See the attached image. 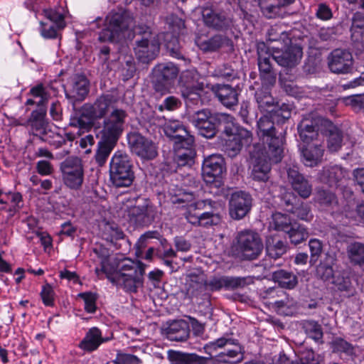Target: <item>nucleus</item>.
I'll return each mask as SVG.
<instances>
[{"label":"nucleus","instance_id":"obj_50","mask_svg":"<svg viewBox=\"0 0 364 364\" xmlns=\"http://www.w3.org/2000/svg\"><path fill=\"white\" fill-rule=\"evenodd\" d=\"M315 200L324 207H334L338 205V199L332 191L318 188L316 191Z\"/></svg>","mask_w":364,"mask_h":364},{"label":"nucleus","instance_id":"obj_33","mask_svg":"<svg viewBox=\"0 0 364 364\" xmlns=\"http://www.w3.org/2000/svg\"><path fill=\"white\" fill-rule=\"evenodd\" d=\"M346 176V170L339 166L335 165L325 167L320 173V180L322 183L334 188L341 185Z\"/></svg>","mask_w":364,"mask_h":364},{"label":"nucleus","instance_id":"obj_2","mask_svg":"<svg viewBox=\"0 0 364 364\" xmlns=\"http://www.w3.org/2000/svg\"><path fill=\"white\" fill-rule=\"evenodd\" d=\"M291 106L284 105L272 115H264L257 121V134L264 144L265 153L274 164L280 162L284 156L285 143L284 124L291 115Z\"/></svg>","mask_w":364,"mask_h":364},{"label":"nucleus","instance_id":"obj_23","mask_svg":"<svg viewBox=\"0 0 364 364\" xmlns=\"http://www.w3.org/2000/svg\"><path fill=\"white\" fill-rule=\"evenodd\" d=\"M217 203L211 200H205L197 203V209H205L200 213V226L207 228L218 225L222 222V215L216 208Z\"/></svg>","mask_w":364,"mask_h":364},{"label":"nucleus","instance_id":"obj_20","mask_svg":"<svg viewBox=\"0 0 364 364\" xmlns=\"http://www.w3.org/2000/svg\"><path fill=\"white\" fill-rule=\"evenodd\" d=\"M253 283L251 277H213L206 284L211 291H218L222 288L227 290H234L238 288H243Z\"/></svg>","mask_w":364,"mask_h":364},{"label":"nucleus","instance_id":"obj_55","mask_svg":"<svg viewBox=\"0 0 364 364\" xmlns=\"http://www.w3.org/2000/svg\"><path fill=\"white\" fill-rule=\"evenodd\" d=\"M170 194L171 195V200L173 204L183 205L194 200V194L184 189H178L177 191L173 189L170 191Z\"/></svg>","mask_w":364,"mask_h":364},{"label":"nucleus","instance_id":"obj_56","mask_svg":"<svg viewBox=\"0 0 364 364\" xmlns=\"http://www.w3.org/2000/svg\"><path fill=\"white\" fill-rule=\"evenodd\" d=\"M123 231L115 224L107 223L104 228L103 237L107 241L113 242L114 240L123 239Z\"/></svg>","mask_w":364,"mask_h":364},{"label":"nucleus","instance_id":"obj_5","mask_svg":"<svg viewBox=\"0 0 364 364\" xmlns=\"http://www.w3.org/2000/svg\"><path fill=\"white\" fill-rule=\"evenodd\" d=\"M269 49L272 58L282 68L279 73L281 85L284 87H290L287 82H291L296 78V68L303 55L301 48L291 42L287 45L274 46Z\"/></svg>","mask_w":364,"mask_h":364},{"label":"nucleus","instance_id":"obj_49","mask_svg":"<svg viewBox=\"0 0 364 364\" xmlns=\"http://www.w3.org/2000/svg\"><path fill=\"white\" fill-rule=\"evenodd\" d=\"M274 228L277 231H282L287 233L296 220L291 219L288 215L281 213H276L272 215Z\"/></svg>","mask_w":364,"mask_h":364},{"label":"nucleus","instance_id":"obj_59","mask_svg":"<svg viewBox=\"0 0 364 364\" xmlns=\"http://www.w3.org/2000/svg\"><path fill=\"white\" fill-rule=\"evenodd\" d=\"M43 14L46 18V21H43L44 22L53 23L55 24H59L60 27H65L66 23L63 14L55 9H44Z\"/></svg>","mask_w":364,"mask_h":364},{"label":"nucleus","instance_id":"obj_53","mask_svg":"<svg viewBox=\"0 0 364 364\" xmlns=\"http://www.w3.org/2000/svg\"><path fill=\"white\" fill-rule=\"evenodd\" d=\"M214 114L209 109H202L188 114L189 122L198 129L202 124L207 122Z\"/></svg>","mask_w":364,"mask_h":364},{"label":"nucleus","instance_id":"obj_10","mask_svg":"<svg viewBox=\"0 0 364 364\" xmlns=\"http://www.w3.org/2000/svg\"><path fill=\"white\" fill-rule=\"evenodd\" d=\"M235 248L243 260H254L262 254L264 245L260 235L250 230L237 232L235 237Z\"/></svg>","mask_w":364,"mask_h":364},{"label":"nucleus","instance_id":"obj_37","mask_svg":"<svg viewBox=\"0 0 364 364\" xmlns=\"http://www.w3.org/2000/svg\"><path fill=\"white\" fill-rule=\"evenodd\" d=\"M324 149L321 144H314L301 148L304 164L307 166H314L321 161Z\"/></svg>","mask_w":364,"mask_h":364},{"label":"nucleus","instance_id":"obj_24","mask_svg":"<svg viewBox=\"0 0 364 364\" xmlns=\"http://www.w3.org/2000/svg\"><path fill=\"white\" fill-rule=\"evenodd\" d=\"M252 159V177L253 180L267 182L269 178L271 164L274 162L269 159L264 150L261 154H254Z\"/></svg>","mask_w":364,"mask_h":364},{"label":"nucleus","instance_id":"obj_19","mask_svg":"<svg viewBox=\"0 0 364 364\" xmlns=\"http://www.w3.org/2000/svg\"><path fill=\"white\" fill-rule=\"evenodd\" d=\"M164 132L168 138L174 141L176 146L185 144L192 146L194 144V137L189 134L186 127L178 120H169L164 127Z\"/></svg>","mask_w":364,"mask_h":364},{"label":"nucleus","instance_id":"obj_40","mask_svg":"<svg viewBox=\"0 0 364 364\" xmlns=\"http://www.w3.org/2000/svg\"><path fill=\"white\" fill-rule=\"evenodd\" d=\"M288 249L286 242L276 236H270L266 240V251L267 255L273 259H277L284 255Z\"/></svg>","mask_w":364,"mask_h":364},{"label":"nucleus","instance_id":"obj_31","mask_svg":"<svg viewBox=\"0 0 364 364\" xmlns=\"http://www.w3.org/2000/svg\"><path fill=\"white\" fill-rule=\"evenodd\" d=\"M255 97L257 103L258 108L262 112H269V115H272L273 110H277L286 103L279 105L276 102L270 92V89L260 87L255 94Z\"/></svg>","mask_w":364,"mask_h":364},{"label":"nucleus","instance_id":"obj_47","mask_svg":"<svg viewBox=\"0 0 364 364\" xmlns=\"http://www.w3.org/2000/svg\"><path fill=\"white\" fill-rule=\"evenodd\" d=\"M203 85L197 78V73L194 70H187L183 71L178 79V86L179 91Z\"/></svg>","mask_w":364,"mask_h":364},{"label":"nucleus","instance_id":"obj_52","mask_svg":"<svg viewBox=\"0 0 364 364\" xmlns=\"http://www.w3.org/2000/svg\"><path fill=\"white\" fill-rule=\"evenodd\" d=\"M222 116L224 119L223 122H218V128H223L224 138L231 137L238 134L241 128L235 126L233 117L225 113H222Z\"/></svg>","mask_w":364,"mask_h":364},{"label":"nucleus","instance_id":"obj_13","mask_svg":"<svg viewBox=\"0 0 364 364\" xmlns=\"http://www.w3.org/2000/svg\"><path fill=\"white\" fill-rule=\"evenodd\" d=\"M225 171V161L222 155L211 154L203 159L202 176L206 183H214L215 186H220Z\"/></svg>","mask_w":364,"mask_h":364},{"label":"nucleus","instance_id":"obj_15","mask_svg":"<svg viewBox=\"0 0 364 364\" xmlns=\"http://www.w3.org/2000/svg\"><path fill=\"white\" fill-rule=\"evenodd\" d=\"M328 68L335 74H348L353 70V58L347 49L336 48L327 57Z\"/></svg>","mask_w":364,"mask_h":364},{"label":"nucleus","instance_id":"obj_43","mask_svg":"<svg viewBox=\"0 0 364 364\" xmlns=\"http://www.w3.org/2000/svg\"><path fill=\"white\" fill-rule=\"evenodd\" d=\"M179 92L187 107L203 104L201 92H203V85Z\"/></svg>","mask_w":364,"mask_h":364},{"label":"nucleus","instance_id":"obj_11","mask_svg":"<svg viewBox=\"0 0 364 364\" xmlns=\"http://www.w3.org/2000/svg\"><path fill=\"white\" fill-rule=\"evenodd\" d=\"M60 169L64 184L68 188L77 190L82 185L84 170L82 160L77 156H70L61 162Z\"/></svg>","mask_w":364,"mask_h":364},{"label":"nucleus","instance_id":"obj_62","mask_svg":"<svg viewBox=\"0 0 364 364\" xmlns=\"http://www.w3.org/2000/svg\"><path fill=\"white\" fill-rule=\"evenodd\" d=\"M239 116L244 123L252 125L256 121L257 114L251 109L247 104H242L239 111Z\"/></svg>","mask_w":364,"mask_h":364},{"label":"nucleus","instance_id":"obj_29","mask_svg":"<svg viewBox=\"0 0 364 364\" xmlns=\"http://www.w3.org/2000/svg\"><path fill=\"white\" fill-rule=\"evenodd\" d=\"M89 92V82L82 75H75L71 80L68 90H65V96L68 99L82 101Z\"/></svg>","mask_w":364,"mask_h":364},{"label":"nucleus","instance_id":"obj_58","mask_svg":"<svg viewBox=\"0 0 364 364\" xmlns=\"http://www.w3.org/2000/svg\"><path fill=\"white\" fill-rule=\"evenodd\" d=\"M41 33L44 38H55L58 36V31L65 27L59 26V24L41 21Z\"/></svg>","mask_w":364,"mask_h":364},{"label":"nucleus","instance_id":"obj_34","mask_svg":"<svg viewBox=\"0 0 364 364\" xmlns=\"http://www.w3.org/2000/svg\"><path fill=\"white\" fill-rule=\"evenodd\" d=\"M166 335L172 341H186L190 335L189 324L184 320L173 321L166 328Z\"/></svg>","mask_w":364,"mask_h":364},{"label":"nucleus","instance_id":"obj_60","mask_svg":"<svg viewBox=\"0 0 364 364\" xmlns=\"http://www.w3.org/2000/svg\"><path fill=\"white\" fill-rule=\"evenodd\" d=\"M289 213L296 215L299 219L302 220H310L311 218L310 207L304 202L299 200Z\"/></svg>","mask_w":364,"mask_h":364},{"label":"nucleus","instance_id":"obj_9","mask_svg":"<svg viewBox=\"0 0 364 364\" xmlns=\"http://www.w3.org/2000/svg\"><path fill=\"white\" fill-rule=\"evenodd\" d=\"M179 74L178 68L172 63H159L151 72V83L155 94L160 96L171 92Z\"/></svg>","mask_w":364,"mask_h":364},{"label":"nucleus","instance_id":"obj_18","mask_svg":"<svg viewBox=\"0 0 364 364\" xmlns=\"http://www.w3.org/2000/svg\"><path fill=\"white\" fill-rule=\"evenodd\" d=\"M160 44L156 37L149 39L135 40L134 50L136 57L143 63H149L155 59L159 53Z\"/></svg>","mask_w":364,"mask_h":364},{"label":"nucleus","instance_id":"obj_30","mask_svg":"<svg viewBox=\"0 0 364 364\" xmlns=\"http://www.w3.org/2000/svg\"><path fill=\"white\" fill-rule=\"evenodd\" d=\"M27 123L31 127L33 134L38 136L41 140L44 141L43 136L47 133L46 129L48 124L46 119V109L40 108L32 111Z\"/></svg>","mask_w":364,"mask_h":364},{"label":"nucleus","instance_id":"obj_38","mask_svg":"<svg viewBox=\"0 0 364 364\" xmlns=\"http://www.w3.org/2000/svg\"><path fill=\"white\" fill-rule=\"evenodd\" d=\"M106 341H107V339L102 338L100 329L93 327L87 332L85 337L80 343L79 347L84 350L92 352L96 350L102 343Z\"/></svg>","mask_w":364,"mask_h":364},{"label":"nucleus","instance_id":"obj_46","mask_svg":"<svg viewBox=\"0 0 364 364\" xmlns=\"http://www.w3.org/2000/svg\"><path fill=\"white\" fill-rule=\"evenodd\" d=\"M325 124H329L328 129V148L331 151H337L341 147L343 141V134L341 131L330 123L324 120Z\"/></svg>","mask_w":364,"mask_h":364},{"label":"nucleus","instance_id":"obj_16","mask_svg":"<svg viewBox=\"0 0 364 364\" xmlns=\"http://www.w3.org/2000/svg\"><path fill=\"white\" fill-rule=\"evenodd\" d=\"M131 151L144 159H152L157 156V150L151 140L137 132H132L127 136Z\"/></svg>","mask_w":364,"mask_h":364},{"label":"nucleus","instance_id":"obj_14","mask_svg":"<svg viewBox=\"0 0 364 364\" xmlns=\"http://www.w3.org/2000/svg\"><path fill=\"white\" fill-rule=\"evenodd\" d=\"M253 204L252 195L244 191H236L230 194L228 202V211L230 218L240 220L251 211Z\"/></svg>","mask_w":364,"mask_h":364},{"label":"nucleus","instance_id":"obj_22","mask_svg":"<svg viewBox=\"0 0 364 364\" xmlns=\"http://www.w3.org/2000/svg\"><path fill=\"white\" fill-rule=\"evenodd\" d=\"M288 181L291 187L300 197L308 198L312 192V185L309 180L301 174L296 166L287 168Z\"/></svg>","mask_w":364,"mask_h":364},{"label":"nucleus","instance_id":"obj_4","mask_svg":"<svg viewBox=\"0 0 364 364\" xmlns=\"http://www.w3.org/2000/svg\"><path fill=\"white\" fill-rule=\"evenodd\" d=\"M128 117L127 112L124 109H115L102 122L99 132L100 139L97 143V149L95 159L99 166H103L115 147L122 134Z\"/></svg>","mask_w":364,"mask_h":364},{"label":"nucleus","instance_id":"obj_51","mask_svg":"<svg viewBox=\"0 0 364 364\" xmlns=\"http://www.w3.org/2000/svg\"><path fill=\"white\" fill-rule=\"evenodd\" d=\"M363 29L364 14L361 12H356L353 16L350 28L351 38L353 41L358 43L362 39Z\"/></svg>","mask_w":364,"mask_h":364},{"label":"nucleus","instance_id":"obj_27","mask_svg":"<svg viewBox=\"0 0 364 364\" xmlns=\"http://www.w3.org/2000/svg\"><path fill=\"white\" fill-rule=\"evenodd\" d=\"M193 146V145L186 146L182 144L176 146L178 150L174 154L172 161L168 162V166H170L169 170L171 171L176 172L178 168L186 165L191 166L193 163L196 153Z\"/></svg>","mask_w":364,"mask_h":364},{"label":"nucleus","instance_id":"obj_45","mask_svg":"<svg viewBox=\"0 0 364 364\" xmlns=\"http://www.w3.org/2000/svg\"><path fill=\"white\" fill-rule=\"evenodd\" d=\"M286 234L288 235L290 242L294 245L306 241L309 236L307 228L298 222L294 223Z\"/></svg>","mask_w":364,"mask_h":364},{"label":"nucleus","instance_id":"obj_3","mask_svg":"<svg viewBox=\"0 0 364 364\" xmlns=\"http://www.w3.org/2000/svg\"><path fill=\"white\" fill-rule=\"evenodd\" d=\"M102 270L110 282L126 292L136 293L143 285L145 265L141 262H134L127 257H116L110 267L103 262Z\"/></svg>","mask_w":364,"mask_h":364},{"label":"nucleus","instance_id":"obj_39","mask_svg":"<svg viewBox=\"0 0 364 364\" xmlns=\"http://www.w3.org/2000/svg\"><path fill=\"white\" fill-rule=\"evenodd\" d=\"M331 283L333 284L343 295L348 297L352 296L355 293V289L353 287L351 279L348 273L346 272H337Z\"/></svg>","mask_w":364,"mask_h":364},{"label":"nucleus","instance_id":"obj_26","mask_svg":"<svg viewBox=\"0 0 364 364\" xmlns=\"http://www.w3.org/2000/svg\"><path fill=\"white\" fill-rule=\"evenodd\" d=\"M196 43L203 53L216 52L222 48H232L233 46L232 40L221 34H215L207 39L197 38Z\"/></svg>","mask_w":364,"mask_h":364},{"label":"nucleus","instance_id":"obj_42","mask_svg":"<svg viewBox=\"0 0 364 364\" xmlns=\"http://www.w3.org/2000/svg\"><path fill=\"white\" fill-rule=\"evenodd\" d=\"M223 119L222 113H215L214 117L197 129L199 134L208 139L214 137L218 129V122H223Z\"/></svg>","mask_w":364,"mask_h":364},{"label":"nucleus","instance_id":"obj_41","mask_svg":"<svg viewBox=\"0 0 364 364\" xmlns=\"http://www.w3.org/2000/svg\"><path fill=\"white\" fill-rule=\"evenodd\" d=\"M272 278L281 287L288 289H294L298 284L297 277L292 272L284 269L274 272Z\"/></svg>","mask_w":364,"mask_h":364},{"label":"nucleus","instance_id":"obj_28","mask_svg":"<svg viewBox=\"0 0 364 364\" xmlns=\"http://www.w3.org/2000/svg\"><path fill=\"white\" fill-rule=\"evenodd\" d=\"M295 0H259V6L263 14L268 18L283 17L287 6Z\"/></svg>","mask_w":364,"mask_h":364},{"label":"nucleus","instance_id":"obj_8","mask_svg":"<svg viewBox=\"0 0 364 364\" xmlns=\"http://www.w3.org/2000/svg\"><path fill=\"white\" fill-rule=\"evenodd\" d=\"M105 28L99 33L100 42H118L125 38V33L132 23V18L126 12H110L105 19Z\"/></svg>","mask_w":364,"mask_h":364},{"label":"nucleus","instance_id":"obj_7","mask_svg":"<svg viewBox=\"0 0 364 364\" xmlns=\"http://www.w3.org/2000/svg\"><path fill=\"white\" fill-rule=\"evenodd\" d=\"M134 165L131 157L123 151H117L109 163V178L117 188L129 187L134 179Z\"/></svg>","mask_w":364,"mask_h":364},{"label":"nucleus","instance_id":"obj_63","mask_svg":"<svg viewBox=\"0 0 364 364\" xmlns=\"http://www.w3.org/2000/svg\"><path fill=\"white\" fill-rule=\"evenodd\" d=\"M182 106V102L179 98L171 95L166 97L163 103L158 106V109L161 112L164 110L175 111Z\"/></svg>","mask_w":364,"mask_h":364},{"label":"nucleus","instance_id":"obj_61","mask_svg":"<svg viewBox=\"0 0 364 364\" xmlns=\"http://www.w3.org/2000/svg\"><path fill=\"white\" fill-rule=\"evenodd\" d=\"M309 246L311 252L309 263L311 265H314L321 256L323 250V245L320 240L317 239H311L309 242Z\"/></svg>","mask_w":364,"mask_h":364},{"label":"nucleus","instance_id":"obj_35","mask_svg":"<svg viewBox=\"0 0 364 364\" xmlns=\"http://www.w3.org/2000/svg\"><path fill=\"white\" fill-rule=\"evenodd\" d=\"M214 91L218 100L225 107H231L238 102V92L229 85L218 84Z\"/></svg>","mask_w":364,"mask_h":364},{"label":"nucleus","instance_id":"obj_64","mask_svg":"<svg viewBox=\"0 0 364 364\" xmlns=\"http://www.w3.org/2000/svg\"><path fill=\"white\" fill-rule=\"evenodd\" d=\"M299 200V198L291 191H285L281 196V204L287 212L292 211Z\"/></svg>","mask_w":364,"mask_h":364},{"label":"nucleus","instance_id":"obj_54","mask_svg":"<svg viewBox=\"0 0 364 364\" xmlns=\"http://www.w3.org/2000/svg\"><path fill=\"white\" fill-rule=\"evenodd\" d=\"M349 258L352 263L362 265L364 264V244L361 242L352 243L348 249Z\"/></svg>","mask_w":364,"mask_h":364},{"label":"nucleus","instance_id":"obj_12","mask_svg":"<svg viewBox=\"0 0 364 364\" xmlns=\"http://www.w3.org/2000/svg\"><path fill=\"white\" fill-rule=\"evenodd\" d=\"M128 221L135 228L148 227L158 216V211L149 200L145 199L142 204L132 206L128 210Z\"/></svg>","mask_w":364,"mask_h":364},{"label":"nucleus","instance_id":"obj_6","mask_svg":"<svg viewBox=\"0 0 364 364\" xmlns=\"http://www.w3.org/2000/svg\"><path fill=\"white\" fill-rule=\"evenodd\" d=\"M114 99L112 95H103L99 97L93 104L86 103L79 110L78 116L71 120L70 125L81 129L89 130L96 120L105 119L110 115L112 112L118 108H114Z\"/></svg>","mask_w":364,"mask_h":364},{"label":"nucleus","instance_id":"obj_21","mask_svg":"<svg viewBox=\"0 0 364 364\" xmlns=\"http://www.w3.org/2000/svg\"><path fill=\"white\" fill-rule=\"evenodd\" d=\"M252 134L246 129H240L236 135L223 138V149L224 151L231 158L240 154L242 147L252 141Z\"/></svg>","mask_w":364,"mask_h":364},{"label":"nucleus","instance_id":"obj_57","mask_svg":"<svg viewBox=\"0 0 364 364\" xmlns=\"http://www.w3.org/2000/svg\"><path fill=\"white\" fill-rule=\"evenodd\" d=\"M214 75L227 80H232L238 77L237 72L228 64L218 65L214 70Z\"/></svg>","mask_w":364,"mask_h":364},{"label":"nucleus","instance_id":"obj_32","mask_svg":"<svg viewBox=\"0 0 364 364\" xmlns=\"http://www.w3.org/2000/svg\"><path fill=\"white\" fill-rule=\"evenodd\" d=\"M322 121L320 119H303L297 127L300 139L306 144L316 139L318 136V122Z\"/></svg>","mask_w":364,"mask_h":364},{"label":"nucleus","instance_id":"obj_25","mask_svg":"<svg viewBox=\"0 0 364 364\" xmlns=\"http://www.w3.org/2000/svg\"><path fill=\"white\" fill-rule=\"evenodd\" d=\"M336 262L337 259L335 255L326 253L316 267L315 277L323 282L331 281L337 273L335 269Z\"/></svg>","mask_w":364,"mask_h":364},{"label":"nucleus","instance_id":"obj_44","mask_svg":"<svg viewBox=\"0 0 364 364\" xmlns=\"http://www.w3.org/2000/svg\"><path fill=\"white\" fill-rule=\"evenodd\" d=\"M268 41L271 42H281L282 44H290L291 39L284 26L275 24L271 26L267 31Z\"/></svg>","mask_w":364,"mask_h":364},{"label":"nucleus","instance_id":"obj_48","mask_svg":"<svg viewBox=\"0 0 364 364\" xmlns=\"http://www.w3.org/2000/svg\"><path fill=\"white\" fill-rule=\"evenodd\" d=\"M302 328L305 333L316 342L322 343L323 336L321 326L314 320H304L301 323Z\"/></svg>","mask_w":364,"mask_h":364},{"label":"nucleus","instance_id":"obj_1","mask_svg":"<svg viewBox=\"0 0 364 364\" xmlns=\"http://www.w3.org/2000/svg\"><path fill=\"white\" fill-rule=\"evenodd\" d=\"M210 358L196 353L169 350L167 358L170 364H238L244 359L245 349L238 340L225 335L205 345Z\"/></svg>","mask_w":364,"mask_h":364},{"label":"nucleus","instance_id":"obj_36","mask_svg":"<svg viewBox=\"0 0 364 364\" xmlns=\"http://www.w3.org/2000/svg\"><path fill=\"white\" fill-rule=\"evenodd\" d=\"M257 65L259 75L275 71L271 63L270 49L264 42L257 44Z\"/></svg>","mask_w":364,"mask_h":364},{"label":"nucleus","instance_id":"obj_17","mask_svg":"<svg viewBox=\"0 0 364 364\" xmlns=\"http://www.w3.org/2000/svg\"><path fill=\"white\" fill-rule=\"evenodd\" d=\"M202 17L204 24L215 31H225L231 28L233 25L232 18L225 11L213 7H204L202 10Z\"/></svg>","mask_w":364,"mask_h":364}]
</instances>
